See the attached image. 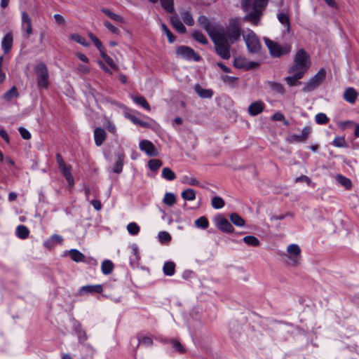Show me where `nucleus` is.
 I'll return each instance as SVG.
<instances>
[{"label": "nucleus", "instance_id": "2", "mask_svg": "<svg viewBox=\"0 0 359 359\" xmlns=\"http://www.w3.org/2000/svg\"><path fill=\"white\" fill-rule=\"evenodd\" d=\"M269 0H241V6L247 15L244 20L257 25L260 20L263 11L268 4Z\"/></svg>", "mask_w": 359, "mask_h": 359}, {"label": "nucleus", "instance_id": "19", "mask_svg": "<svg viewBox=\"0 0 359 359\" xmlns=\"http://www.w3.org/2000/svg\"><path fill=\"white\" fill-rule=\"evenodd\" d=\"M288 73L292 75L285 78L286 83L290 86H299L301 83L299 79H302L304 75L296 72Z\"/></svg>", "mask_w": 359, "mask_h": 359}, {"label": "nucleus", "instance_id": "45", "mask_svg": "<svg viewBox=\"0 0 359 359\" xmlns=\"http://www.w3.org/2000/svg\"><path fill=\"white\" fill-rule=\"evenodd\" d=\"M209 224L208 220L205 217H201L195 220V225L198 228L205 229Z\"/></svg>", "mask_w": 359, "mask_h": 359}, {"label": "nucleus", "instance_id": "48", "mask_svg": "<svg viewBox=\"0 0 359 359\" xmlns=\"http://www.w3.org/2000/svg\"><path fill=\"white\" fill-rule=\"evenodd\" d=\"M140 345H142L145 347H148L152 345L153 340L151 337L147 336H140L138 338Z\"/></svg>", "mask_w": 359, "mask_h": 359}, {"label": "nucleus", "instance_id": "28", "mask_svg": "<svg viewBox=\"0 0 359 359\" xmlns=\"http://www.w3.org/2000/svg\"><path fill=\"white\" fill-rule=\"evenodd\" d=\"M180 15L182 19L187 25L192 26L194 25V20L189 11L184 10L181 11Z\"/></svg>", "mask_w": 359, "mask_h": 359}, {"label": "nucleus", "instance_id": "49", "mask_svg": "<svg viewBox=\"0 0 359 359\" xmlns=\"http://www.w3.org/2000/svg\"><path fill=\"white\" fill-rule=\"evenodd\" d=\"M183 184H186L190 186H198L199 182L194 177L184 176L182 180Z\"/></svg>", "mask_w": 359, "mask_h": 359}, {"label": "nucleus", "instance_id": "30", "mask_svg": "<svg viewBox=\"0 0 359 359\" xmlns=\"http://www.w3.org/2000/svg\"><path fill=\"white\" fill-rule=\"evenodd\" d=\"M29 231L25 225H19L16 228V235L21 239L27 238L29 236Z\"/></svg>", "mask_w": 359, "mask_h": 359}, {"label": "nucleus", "instance_id": "54", "mask_svg": "<svg viewBox=\"0 0 359 359\" xmlns=\"http://www.w3.org/2000/svg\"><path fill=\"white\" fill-rule=\"evenodd\" d=\"M89 37L91 39V41L93 42L95 46L98 48V50L100 52H102L104 50V47L102 44V42L100 41V39L93 34H90Z\"/></svg>", "mask_w": 359, "mask_h": 359}, {"label": "nucleus", "instance_id": "14", "mask_svg": "<svg viewBox=\"0 0 359 359\" xmlns=\"http://www.w3.org/2000/svg\"><path fill=\"white\" fill-rule=\"evenodd\" d=\"M103 291V287L100 284L88 285L82 286L79 290V294L83 295L89 293H101Z\"/></svg>", "mask_w": 359, "mask_h": 359}, {"label": "nucleus", "instance_id": "47", "mask_svg": "<svg viewBox=\"0 0 359 359\" xmlns=\"http://www.w3.org/2000/svg\"><path fill=\"white\" fill-rule=\"evenodd\" d=\"M152 122H154V121L149 117H147L146 120H140L136 118V125H138L144 128H150Z\"/></svg>", "mask_w": 359, "mask_h": 359}, {"label": "nucleus", "instance_id": "50", "mask_svg": "<svg viewBox=\"0 0 359 359\" xmlns=\"http://www.w3.org/2000/svg\"><path fill=\"white\" fill-rule=\"evenodd\" d=\"M332 145L336 147H346L347 143L344 137H336L332 142Z\"/></svg>", "mask_w": 359, "mask_h": 359}, {"label": "nucleus", "instance_id": "53", "mask_svg": "<svg viewBox=\"0 0 359 359\" xmlns=\"http://www.w3.org/2000/svg\"><path fill=\"white\" fill-rule=\"evenodd\" d=\"M170 343L172 344V347L178 353H185L186 351L180 341L175 340V339H172V340H170Z\"/></svg>", "mask_w": 359, "mask_h": 359}, {"label": "nucleus", "instance_id": "23", "mask_svg": "<svg viewBox=\"0 0 359 359\" xmlns=\"http://www.w3.org/2000/svg\"><path fill=\"white\" fill-rule=\"evenodd\" d=\"M74 330L77 334L80 343H83L87 340L88 337L86 333L85 330L81 328V325L79 322L74 323Z\"/></svg>", "mask_w": 359, "mask_h": 359}, {"label": "nucleus", "instance_id": "55", "mask_svg": "<svg viewBox=\"0 0 359 359\" xmlns=\"http://www.w3.org/2000/svg\"><path fill=\"white\" fill-rule=\"evenodd\" d=\"M158 240L161 243H167L171 240V236L166 231H161L158 233Z\"/></svg>", "mask_w": 359, "mask_h": 359}, {"label": "nucleus", "instance_id": "33", "mask_svg": "<svg viewBox=\"0 0 359 359\" xmlns=\"http://www.w3.org/2000/svg\"><path fill=\"white\" fill-rule=\"evenodd\" d=\"M69 255L72 259L76 262H83L85 258V256L83 253L75 249L69 250Z\"/></svg>", "mask_w": 359, "mask_h": 359}, {"label": "nucleus", "instance_id": "6", "mask_svg": "<svg viewBox=\"0 0 359 359\" xmlns=\"http://www.w3.org/2000/svg\"><path fill=\"white\" fill-rule=\"evenodd\" d=\"M243 37L249 52L259 53L261 49V43L257 35L252 30H248L247 34H243Z\"/></svg>", "mask_w": 359, "mask_h": 359}, {"label": "nucleus", "instance_id": "27", "mask_svg": "<svg viewBox=\"0 0 359 359\" xmlns=\"http://www.w3.org/2000/svg\"><path fill=\"white\" fill-rule=\"evenodd\" d=\"M163 271L165 275L171 276L175 271V264L172 262H167L164 264Z\"/></svg>", "mask_w": 359, "mask_h": 359}, {"label": "nucleus", "instance_id": "31", "mask_svg": "<svg viewBox=\"0 0 359 359\" xmlns=\"http://www.w3.org/2000/svg\"><path fill=\"white\" fill-rule=\"evenodd\" d=\"M181 196L184 201H194L196 198V191L189 188L182 192Z\"/></svg>", "mask_w": 359, "mask_h": 359}, {"label": "nucleus", "instance_id": "42", "mask_svg": "<svg viewBox=\"0 0 359 359\" xmlns=\"http://www.w3.org/2000/svg\"><path fill=\"white\" fill-rule=\"evenodd\" d=\"M162 7L168 12V13H173L175 11L174 8V2L173 0H161Z\"/></svg>", "mask_w": 359, "mask_h": 359}, {"label": "nucleus", "instance_id": "40", "mask_svg": "<svg viewBox=\"0 0 359 359\" xmlns=\"http://www.w3.org/2000/svg\"><path fill=\"white\" fill-rule=\"evenodd\" d=\"M18 96V93L15 86H13L4 95V98L6 101H11Z\"/></svg>", "mask_w": 359, "mask_h": 359}, {"label": "nucleus", "instance_id": "7", "mask_svg": "<svg viewBox=\"0 0 359 359\" xmlns=\"http://www.w3.org/2000/svg\"><path fill=\"white\" fill-rule=\"evenodd\" d=\"M176 55L187 60H194L198 62L201 60V56L197 54L193 48L187 46H180L176 48Z\"/></svg>", "mask_w": 359, "mask_h": 359}, {"label": "nucleus", "instance_id": "20", "mask_svg": "<svg viewBox=\"0 0 359 359\" xmlns=\"http://www.w3.org/2000/svg\"><path fill=\"white\" fill-rule=\"evenodd\" d=\"M170 22L172 27L180 34H184L187 32V29L184 24L180 21V18L177 15L172 16L170 18Z\"/></svg>", "mask_w": 359, "mask_h": 359}, {"label": "nucleus", "instance_id": "37", "mask_svg": "<svg viewBox=\"0 0 359 359\" xmlns=\"http://www.w3.org/2000/svg\"><path fill=\"white\" fill-rule=\"evenodd\" d=\"M243 241L248 245L257 247L260 245L259 239L254 236H246L243 238Z\"/></svg>", "mask_w": 359, "mask_h": 359}, {"label": "nucleus", "instance_id": "35", "mask_svg": "<svg viewBox=\"0 0 359 359\" xmlns=\"http://www.w3.org/2000/svg\"><path fill=\"white\" fill-rule=\"evenodd\" d=\"M268 86H269V88L271 90H273L281 95H283L285 93V88L280 83L275 82V81H269Z\"/></svg>", "mask_w": 359, "mask_h": 359}, {"label": "nucleus", "instance_id": "46", "mask_svg": "<svg viewBox=\"0 0 359 359\" xmlns=\"http://www.w3.org/2000/svg\"><path fill=\"white\" fill-rule=\"evenodd\" d=\"M71 39L76 43L82 45L83 46L88 47L90 46V43L88 41H86V40L79 34H72L71 36Z\"/></svg>", "mask_w": 359, "mask_h": 359}, {"label": "nucleus", "instance_id": "5", "mask_svg": "<svg viewBox=\"0 0 359 359\" xmlns=\"http://www.w3.org/2000/svg\"><path fill=\"white\" fill-rule=\"evenodd\" d=\"M36 74V81L39 88H47L48 87V72L46 65L43 62L39 63L34 68Z\"/></svg>", "mask_w": 359, "mask_h": 359}, {"label": "nucleus", "instance_id": "32", "mask_svg": "<svg viewBox=\"0 0 359 359\" xmlns=\"http://www.w3.org/2000/svg\"><path fill=\"white\" fill-rule=\"evenodd\" d=\"M163 203L168 206H172L176 203V196L171 192H166Z\"/></svg>", "mask_w": 359, "mask_h": 359}, {"label": "nucleus", "instance_id": "26", "mask_svg": "<svg viewBox=\"0 0 359 359\" xmlns=\"http://www.w3.org/2000/svg\"><path fill=\"white\" fill-rule=\"evenodd\" d=\"M114 267V264L111 260L105 259L102 262L101 271L103 274L109 275L113 271Z\"/></svg>", "mask_w": 359, "mask_h": 359}, {"label": "nucleus", "instance_id": "25", "mask_svg": "<svg viewBox=\"0 0 359 359\" xmlns=\"http://www.w3.org/2000/svg\"><path fill=\"white\" fill-rule=\"evenodd\" d=\"M277 18L282 25L286 26L287 31L289 32L290 29L289 13L287 12H280L277 14Z\"/></svg>", "mask_w": 359, "mask_h": 359}, {"label": "nucleus", "instance_id": "9", "mask_svg": "<svg viewBox=\"0 0 359 359\" xmlns=\"http://www.w3.org/2000/svg\"><path fill=\"white\" fill-rule=\"evenodd\" d=\"M287 252L290 255L287 256L289 265L296 266L299 264V255L301 249L297 244H290L287 248Z\"/></svg>", "mask_w": 359, "mask_h": 359}, {"label": "nucleus", "instance_id": "4", "mask_svg": "<svg viewBox=\"0 0 359 359\" xmlns=\"http://www.w3.org/2000/svg\"><path fill=\"white\" fill-rule=\"evenodd\" d=\"M326 77V71L321 68L310 80L305 83L302 90L309 93L316 89Z\"/></svg>", "mask_w": 359, "mask_h": 359}, {"label": "nucleus", "instance_id": "17", "mask_svg": "<svg viewBox=\"0 0 359 359\" xmlns=\"http://www.w3.org/2000/svg\"><path fill=\"white\" fill-rule=\"evenodd\" d=\"M22 29L27 34V37L32 34V21L26 12L22 13Z\"/></svg>", "mask_w": 359, "mask_h": 359}, {"label": "nucleus", "instance_id": "22", "mask_svg": "<svg viewBox=\"0 0 359 359\" xmlns=\"http://www.w3.org/2000/svg\"><path fill=\"white\" fill-rule=\"evenodd\" d=\"M13 45V36L11 33H8L3 38L1 41V48L5 53H8Z\"/></svg>", "mask_w": 359, "mask_h": 359}, {"label": "nucleus", "instance_id": "61", "mask_svg": "<svg viewBox=\"0 0 359 359\" xmlns=\"http://www.w3.org/2000/svg\"><path fill=\"white\" fill-rule=\"evenodd\" d=\"M122 168H123L122 160L120 158H118V159L117 160V161L116 163V165L114 168V172L116 173H119L121 172Z\"/></svg>", "mask_w": 359, "mask_h": 359}, {"label": "nucleus", "instance_id": "29", "mask_svg": "<svg viewBox=\"0 0 359 359\" xmlns=\"http://www.w3.org/2000/svg\"><path fill=\"white\" fill-rule=\"evenodd\" d=\"M101 11L111 20L117 22H123V19L121 15L113 13L109 9L103 8L101 9Z\"/></svg>", "mask_w": 359, "mask_h": 359}, {"label": "nucleus", "instance_id": "43", "mask_svg": "<svg viewBox=\"0 0 359 359\" xmlns=\"http://www.w3.org/2000/svg\"><path fill=\"white\" fill-rule=\"evenodd\" d=\"M136 104L143 107L147 111H150V105L146 99L142 95H136Z\"/></svg>", "mask_w": 359, "mask_h": 359}, {"label": "nucleus", "instance_id": "1", "mask_svg": "<svg viewBox=\"0 0 359 359\" xmlns=\"http://www.w3.org/2000/svg\"><path fill=\"white\" fill-rule=\"evenodd\" d=\"M241 36V25L239 18H231L226 28H221L212 36L215 51L224 60L231 57V45L239 41Z\"/></svg>", "mask_w": 359, "mask_h": 359}, {"label": "nucleus", "instance_id": "16", "mask_svg": "<svg viewBox=\"0 0 359 359\" xmlns=\"http://www.w3.org/2000/svg\"><path fill=\"white\" fill-rule=\"evenodd\" d=\"M311 128L309 126H305L302 130L301 135H293L291 136L290 142H304L309 138V135L311 133Z\"/></svg>", "mask_w": 359, "mask_h": 359}, {"label": "nucleus", "instance_id": "11", "mask_svg": "<svg viewBox=\"0 0 359 359\" xmlns=\"http://www.w3.org/2000/svg\"><path fill=\"white\" fill-rule=\"evenodd\" d=\"M140 149L150 157L156 156L158 152L154 144L149 140H142L139 144Z\"/></svg>", "mask_w": 359, "mask_h": 359}, {"label": "nucleus", "instance_id": "38", "mask_svg": "<svg viewBox=\"0 0 359 359\" xmlns=\"http://www.w3.org/2000/svg\"><path fill=\"white\" fill-rule=\"evenodd\" d=\"M163 165L162 161L159 159H151L148 161V167L151 171H157Z\"/></svg>", "mask_w": 359, "mask_h": 359}, {"label": "nucleus", "instance_id": "62", "mask_svg": "<svg viewBox=\"0 0 359 359\" xmlns=\"http://www.w3.org/2000/svg\"><path fill=\"white\" fill-rule=\"evenodd\" d=\"M259 62H245V69L249 70L252 69L257 68L259 66Z\"/></svg>", "mask_w": 359, "mask_h": 359}, {"label": "nucleus", "instance_id": "58", "mask_svg": "<svg viewBox=\"0 0 359 359\" xmlns=\"http://www.w3.org/2000/svg\"><path fill=\"white\" fill-rule=\"evenodd\" d=\"M245 60L241 57L236 58L233 62V65L238 69H245Z\"/></svg>", "mask_w": 359, "mask_h": 359}, {"label": "nucleus", "instance_id": "63", "mask_svg": "<svg viewBox=\"0 0 359 359\" xmlns=\"http://www.w3.org/2000/svg\"><path fill=\"white\" fill-rule=\"evenodd\" d=\"M295 182H305L306 183H307L308 184H310L311 182V180L310 178L306 176V175H302L300 177H298L295 179Z\"/></svg>", "mask_w": 359, "mask_h": 359}, {"label": "nucleus", "instance_id": "64", "mask_svg": "<svg viewBox=\"0 0 359 359\" xmlns=\"http://www.w3.org/2000/svg\"><path fill=\"white\" fill-rule=\"evenodd\" d=\"M272 119L275 121H285L284 115L280 112H276L272 116Z\"/></svg>", "mask_w": 359, "mask_h": 359}, {"label": "nucleus", "instance_id": "52", "mask_svg": "<svg viewBox=\"0 0 359 359\" xmlns=\"http://www.w3.org/2000/svg\"><path fill=\"white\" fill-rule=\"evenodd\" d=\"M315 119L318 124H326L329 121V118L323 113L317 114Z\"/></svg>", "mask_w": 359, "mask_h": 359}, {"label": "nucleus", "instance_id": "60", "mask_svg": "<svg viewBox=\"0 0 359 359\" xmlns=\"http://www.w3.org/2000/svg\"><path fill=\"white\" fill-rule=\"evenodd\" d=\"M76 70L81 74H88L90 72V68L85 65H78Z\"/></svg>", "mask_w": 359, "mask_h": 359}, {"label": "nucleus", "instance_id": "41", "mask_svg": "<svg viewBox=\"0 0 359 359\" xmlns=\"http://www.w3.org/2000/svg\"><path fill=\"white\" fill-rule=\"evenodd\" d=\"M211 205L215 209H221L224 205V201L219 196H215L212 198Z\"/></svg>", "mask_w": 359, "mask_h": 359}, {"label": "nucleus", "instance_id": "3", "mask_svg": "<svg viewBox=\"0 0 359 359\" xmlns=\"http://www.w3.org/2000/svg\"><path fill=\"white\" fill-rule=\"evenodd\" d=\"M310 55L303 48L296 53L293 64L288 68L287 72H298L304 76L311 67Z\"/></svg>", "mask_w": 359, "mask_h": 359}, {"label": "nucleus", "instance_id": "44", "mask_svg": "<svg viewBox=\"0 0 359 359\" xmlns=\"http://www.w3.org/2000/svg\"><path fill=\"white\" fill-rule=\"evenodd\" d=\"M337 180L340 184L344 186L347 189L351 187V181L343 175H338L337 176Z\"/></svg>", "mask_w": 359, "mask_h": 359}, {"label": "nucleus", "instance_id": "59", "mask_svg": "<svg viewBox=\"0 0 359 359\" xmlns=\"http://www.w3.org/2000/svg\"><path fill=\"white\" fill-rule=\"evenodd\" d=\"M19 132L24 140H29L31 138L30 133L25 128L20 127Z\"/></svg>", "mask_w": 359, "mask_h": 359}, {"label": "nucleus", "instance_id": "15", "mask_svg": "<svg viewBox=\"0 0 359 359\" xmlns=\"http://www.w3.org/2000/svg\"><path fill=\"white\" fill-rule=\"evenodd\" d=\"M264 103L261 100H258L250 104L248 111L250 116H255L261 114L264 111Z\"/></svg>", "mask_w": 359, "mask_h": 359}, {"label": "nucleus", "instance_id": "51", "mask_svg": "<svg viewBox=\"0 0 359 359\" xmlns=\"http://www.w3.org/2000/svg\"><path fill=\"white\" fill-rule=\"evenodd\" d=\"M161 28H162L163 32L167 36L169 43H173L175 41V36L172 34V33L168 28V27L165 24H162Z\"/></svg>", "mask_w": 359, "mask_h": 359}, {"label": "nucleus", "instance_id": "57", "mask_svg": "<svg viewBox=\"0 0 359 359\" xmlns=\"http://www.w3.org/2000/svg\"><path fill=\"white\" fill-rule=\"evenodd\" d=\"M104 25L110 32L116 34H118L119 33V30L118 29V28L114 26L109 21H104Z\"/></svg>", "mask_w": 359, "mask_h": 359}, {"label": "nucleus", "instance_id": "8", "mask_svg": "<svg viewBox=\"0 0 359 359\" xmlns=\"http://www.w3.org/2000/svg\"><path fill=\"white\" fill-rule=\"evenodd\" d=\"M56 161L61 172L67 181L68 184L69 186H73L74 184V180L71 172V165H67L65 163L60 154H56Z\"/></svg>", "mask_w": 359, "mask_h": 359}, {"label": "nucleus", "instance_id": "18", "mask_svg": "<svg viewBox=\"0 0 359 359\" xmlns=\"http://www.w3.org/2000/svg\"><path fill=\"white\" fill-rule=\"evenodd\" d=\"M358 95V94L357 91L353 88L348 87L345 89L343 94V98L347 102L354 104L357 100Z\"/></svg>", "mask_w": 359, "mask_h": 359}, {"label": "nucleus", "instance_id": "24", "mask_svg": "<svg viewBox=\"0 0 359 359\" xmlns=\"http://www.w3.org/2000/svg\"><path fill=\"white\" fill-rule=\"evenodd\" d=\"M194 90L202 98H211L213 95L212 90L204 89L199 84L195 85Z\"/></svg>", "mask_w": 359, "mask_h": 359}, {"label": "nucleus", "instance_id": "36", "mask_svg": "<svg viewBox=\"0 0 359 359\" xmlns=\"http://www.w3.org/2000/svg\"><path fill=\"white\" fill-rule=\"evenodd\" d=\"M230 220L237 226H243L245 225V220L237 213H231L230 215Z\"/></svg>", "mask_w": 359, "mask_h": 359}, {"label": "nucleus", "instance_id": "13", "mask_svg": "<svg viewBox=\"0 0 359 359\" xmlns=\"http://www.w3.org/2000/svg\"><path fill=\"white\" fill-rule=\"evenodd\" d=\"M217 226L223 232L232 233L234 230L233 226L228 219L222 216L217 218Z\"/></svg>", "mask_w": 359, "mask_h": 359}, {"label": "nucleus", "instance_id": "34", "mask_svg": "<svg viewBox=\"0 0 359 359\" xmlns=\"http://www.w3.org/2000/svg\"><path fill=\"white\" fill-rule=\"evenodd\" d=\"M192 37L197 41L198 42L206 45L208 44V41L205 36V35L198 30H194L192 33Z\"/></svg>", "mask_w": 359, "mask_h": 359}, {"label": "nucleus", "instance_id": "56", "mask_svg": "<svg viewBox=\"0 0 359 359\" xmlns=\"http://www.w3.org/2000/svg\"><path fill=\"white\" fill-rule=\"evenodd\" d=\"M102 57L112 68H115L116 65L112 58L107 55L103 50L100 52Z\"/></svg>", "mask_w": 359, "mask_h": 359}, {"label": "nucleus", "instance_id": "21", "mask_svg": "<svg viewBox=\"0 0 359 359\" xmlns=\"http://www.w3.org/2000/svg\"><path fill=\"white\" fill-rule=\"evenodd\" d=\"M94 139L95 144L98 147L101 146L106 139L105 131L100 128H97L94 130Z\"/></svg>", "mask_w": 359, "mask_h": 359}, {"label": "nucleus", "instance_id": "12", "mask_svg": "<svg viewBox=\"0 0 359 359\" xmlns=\"http://www.w3.org/2000/svg\"><path fill=\"white\" fill-rule=\"evenodd\" d=\"M198 22L199 25L203 27L209 34L210 37L212 39V36H215L217 30H215L211 25L210 20L205 15H201L198 18Z\"/></svg>", "mask_w": 359, "mask_h": 359}, {"label": "nucleus", "instance_id": "39", "mask_svg": "<svg viewBox=\"0 0 359 359\" xmlns=\"http://www.w3.org/2000/svg\"><path fill=\"white\" fill-rule=\"evenodd\" d=\"M162 177L167 180L172 181L176 178V175L170 168H164L162 170Z\"/></svg>", "mask_w": 359, "mask_h": 359}, {"label": "nucleus", "instance_id": "10", "mask_svg": "<svg viewBox=\"0 0 359 359\" xmlns=\"http://www.w3.org/2000/svg\"><path fill=\"white\" fill-rule=\"evenodd\" d=\"M264 41L271 55L274 57H278L283 54L287 53L290 50V46H287L285 48V50L283 51L279 45L266 37L264 38Z\"/></svg>", "mask_w": 359, "mask_h": 359}]
</instances>
